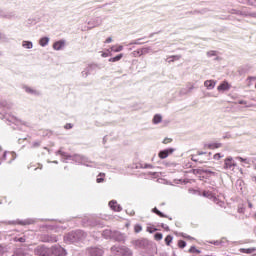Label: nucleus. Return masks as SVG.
Here are the masks:
<instances>
[{"mask_svg": "<svg viewBox=\"0 0 256 256\" xmlns=\"http://www.w3.org/2000/svg\"><path fill=\"white\" fill-rule=\"evenodd\" d=\"M64 129H73V124L68 123L64 126Z\"/></svg>", "mask_w": 256, "mask_h": 256, "instance_id": "f704fd0d", "label": "nucleus"}, {"mask_svg": "<svg viewBox=\"0 0 256 256\" xmlns=\"http://www.w3.org/2000/svg\"><path fill=\"white\" fill-rule=\"evenodd\" d=\"M91 256H103V250L99 248H91L90 249Z\"/></svg>", "mask_w": 256, "mask_h": 256, "instance_id": "9d476101", "label": "nucleus"}, {"mask_svg": "<svg viewBox=\"0 0 256 256\" xmlns=\"http://www.w3.org/2000/svg\"><path fill=\"white\" fill-rule=\"evenodd\" d=\"M111 41H113V39H112L111 37H109V38H107V39L105 40V43H111Z\"/></svg>", "mask_w": 256, "mask_h": 256, "instance_id": "58836bf2", "label": "nucleus"}, {"mask_svg": "<svg viewBox=\"0 0 256 256\" xmlns=\"http://www.w3.org/2000/svg\"><path fill=\"white\" fill-rule=\"evenodd\" d=\"M46 241L50 243H57V236H50L49 238L46 239Z\"/></svg>", "mask_w": 256, "mask_h": 256, "instance_id": "5701e85b", "label": "nucleus"}, {"mask_svg": "<svg viewBox=\"0 0 256 256\" xmlns=\"http://www.w3.org/2000/svg\"><path fill=\"white\" fill-rule=\"evenodd\" d=\"M256 248H241L240 253H246L247 255H251V253H255Z\"/></svg>", "mask_w": 256, "mask_h": 256, "instance_id": "9b49d317", "label": "nucleus"}, {"mask_svg": "<svg viewBox=\"0 0 256 256\" xmlns=\"http://www.w3.org/2000/svg\"><path fill=\"white\" fill-rule=\"evenodd\" d=\"M152 121L154 125H158V123H161V121H163V117L159 114H156Z\"/></svg>", "mask_w": 256, "mask_h": 256, "instance_id": "f8f14e48", "label": "nucleus"}, {"mask_svg": "<svg viewBox=\"0 0 256 256\" xmlns=\"http://www.w3.org/2000/svg\"><path fill=\"white\" fill-rule=\"evenodd\" d=\"M221 146V143H210L206 145L207 149H219Z\"/></svg>", "mask_w": 256, "mask_h": 256, "instance_id": "ddd939ff", "label": "nucleus"}, {"mask_svg": "<svg viewBox=\"0 0 256 256\" xmlns=\"http://www.w3.org/2000/svg\"><path fill=\"white\" fill-rule=\"evenodd\" d=\"M27 93H33V90L31 88H26Z\"/></svg>", "mask_w": 256, "mask_h": 256, "instance_id": "a19ab883", "label": "nucleus"}, {"mask_svg": "<svg viewBox=\"0 0 256 256\" xmlns=\"http://www.w3.org/2000/svg\"><path fill=\"white\" fill-rule=\"evenodd\" d=\"M153 213H156V215H158L159 217H165V215H163L161 211H159L157 208L153 209Z\"/></svg>", "mask_w": 256, "mask_h": 256, "instance_id": "c85d7f7f", "label": "nucleus"}, {"mask_svg": "<svg viewBox=\"0 0 256 256\" xmlns=\"http://www.w3.org/2000/svg\"><path fill=\"white\" fill-rule=\"evenodd\" d=\"M5 151H3V148L0 146V159L3 157Z\"/></svg>", "mask_w": 256, "mask_h": 256, "instance_id": "e433bc0d", "label": "nucleus"}, {"mask_svg": "<svg viewBox=\"0 0 256 256\" xmlns=\"http://www.w3.org/2000/svg\"><path fill=\"white\" fill-rule=\"evenodd\" d=\"M170 59H172V61H179V59H181V56L179 55L171 56Z\"/></svg>", "mask_w": 256, "mask_h": 256, "instance_id": "2f4dec72", "label": "nucleus"}, {"mask_svg": "<svg viewBox=\"0 0 256 256\" xmlns=\"http://www.w3.org/2000/svg\"><path fill=\"white\" fill-rule=\"evenodd\" d=\"M132 54L134 57H141V55H143V50H135Z\"/></svg>", "mask_w": 256, "mask_h": 256, "instance_id": "4be33fe9", "label": "nucleus"}, {"mask_svg": "<svg viewBox=\"0 0 256 256\" xmlns=\"http://www.w3.org/2000/svg\"><path fill=\"white\" fill-rule=\"evenodd\" d=\"M174 152H175V149L173 148L165 149L158 153V157L160 159H167L169 155H173Z\"/></svg>", "mask_w": 256, "mask_h": 256, "instance_id": "20e7f679", "label": "nucleus"}, {"mask_svg": "<svg viewBox=\"0 0 256 256\" xmlns=\"http://www.w3.org/2000/svg\"><path fill=\"white\" fill-rule=\"evenodd\" d=\"M16 157L17 155L15 154V152H4V154L0 158V161H5V163H13Z\"/></svg>", "mask_w": 256, "mask_h": 256, "instance_id": "f03ea898", "label": "nucleus"}, {"mask_svg": "<svg viewBox=\"0 0 256 256\" xmlns=\"http://www.w3.org/2000/svg\"><path fill=\"white\" fill-rule=\"evenodd\" d=\"M22 46H23L25 49H33V43H32V42H29V41H23V42H22Z\"/></svg>", "mask_w": 256, "mask_h": 256, "instance_id": "dca6fc26", "label": "nucleus"}, {"mask_svg": "<svg viewBox=\"0 0 256 256\" xmlns=\"http://www.w3.org/2000/svg\"><path fill=\"white\" fill-rule=\"evenodd\" d=\"M202 195L203 197H207L208 199H211L213 197V193H211V191H203Z\"/></svg>", "mask_w": 256, "mask_h": 256, "instance_id": "aec40b11", "label": "nucleus"}, {"mask_svg": "<svg viewBox=\"0 0 256 256\" xmlns=\"http://www.w3.org/2000/svg\"><path fill=\"white\" fill-rule=\"evenodd\" d=\"M48 43H49V38L47 37H43L39 41V44L41 45V47H45L46 45H48Z\"/></svg>", "mask_w": 256, "mask_h": 256, "instance_id": "2eb2a0df", "label": "nucleus"}, {"mask_svg": "<svg viewBox=\"0 0 256 256\" xmlns=\"http://www.w3.org/2000/svg\"><path fill=\"white\" fill-rule=\"evenodd\" d=\"M190 159L194 161V163H207L211 159V153L198 151L196 154H192Z\"/></svg>", "mask_w": 256, "mask_h": 256, "instance_id": "f257e3e1", "label": "nucleus"}, {"mask_svg": "<svg viewBox=\"0 0 256 256\" xmlns=\"http://www.w3.org/2000/svg\"><path fill=\"white\" fill-rule=\"evenodd\" d=\"M134 45H139V42H134Z\"/></svg>", "mask_w": 256, "mask_h": 256, "instance_id": "49530a36", "label": "nucleus"}, {"mask_svg": "<svg viewBox=\"0 0 256 256\" xmlns=\"http://www.w3.org/2000/svg\"><path fill=\"white\" fill-rule=\"evenodd\" d=\"M212 245H219V241L210 242Z\"/></svg>", "mask_w": 256, "mask_h": 256, "instance_id": "79ce46f5", "label": "nucleus"}, {"mask_svg": "<svg viewBox=\"0 0 256 256\" xmlns=\"http://www.w3.org/2000/svg\"><path fill=\"white\" fill-rule=\"evenodd\" d=\"M188 252L196 253L197 255H199L201 253V250H198L195 246H191Z\"/></svg>", "mask_w": 256, "mask_h": 256, "instance_id": "6ab92c4d", "label": "nucleus"}, {"mask_svg": "<svg viewBox=\"0 0 256 256\" xmlns=\"http://www.w3.org/2000/svg\"><path fill=\"white\" fill-rule=\"evenodd\" d=\"M134 231L135 233H141V231H143V227H141V225H136L134 227Z\"/></svg>", "mask_w": 256, "mask_h": 256, "instance_id": "bb28decb", "label": "nucleus"}, {"mask_svg": "<svg viewBox=\"0 0 256 256\" xmlns=\"http://www.w3.org/2000/svg\"><path fill=\"white\" fill-rule=\"evenodd\" d=\"M178 247L180 249H185V247H187V243L185 241H183V240H179L178 241Z\"/></svg>", "mask_w": 256, "mask_h": 256, "instance_id": "412c9836", "label": "nucleus"}, {"mask_svg": "<svg viewBox=\"0 0 256 256\" xmlns=\"http://www.w3.org/2000/svg\"><path fill=\"white\" fill-rule=\"evenodd\" d=\"M229 89H231V84H229V82L227 81H223L218 87H217V91H229Z\"/></svg>", "mask_w": 256, "mask_h": 256, "instance_id": "423d86ee", "label": "nucleus"}, {"mask_svg": "<svg viewBox=\"0 0 256 256\" xmlns=\"http://www.w3.org/2000/svg\"><path fill=\"white\" fill-rule=\"evenodd\" d=\"M37 169H43V165L38 164V167L34 169V171H37Z\"/></svg>", "mask_w": 256, "mask_h": 256, "instance_id": "ea45409f", "label": "nucleus"}, {"mask_svg": "<svg viewBox=\"0 0 256 256\" xmlns=\"http://www.w3.org/2000/svg\"><path fill=\"white\" fill-rule=\"evenodd\" d=\"M111 51H113L114 53H119V52L123 51V46H121V45L112 46Z\"/></svg>", "mask_w": 256, "mask_h": 256, "instance_id": "f3484780", "label": "nucleus"}, {"mask_svg": "<svg viewBox=\"0 0 256 256\" xmlns=\"http://www.w3.org/2000/svg\"><path fill=\"white\" fill-rule=\"evenodd\" d=\"M105 176V174H102V173H100L99 175H98V178H97V183H103V181H104V179H103V177Z\"/></svg>", "mask_w": 256, "mask_h": 256, "instance_id": "a878e982", "label": "nucleus"}, {"mask_svg": "<svg viewBox=\"0 0 256 256\" xmlns=\"http://www.w3.org/2000/svg\"><path fill=\"white\" fill-rule=\"evenodd\" d=\"M248 81H256V76H249Z\"/></svg>", "mask_w": 256, "mask_h": 256, "instance_id": "c9c22d12", "label": "nucleus"}, {"mask_svg": "<svg viewBox=\"0 0 256 256\" xmlns=\"http://www.w3.org/2000/svg\"><path fill=\"white\" fill-rule=\"evenodd\" d=\"M235 167H237V164L235 163V161H233V158L228 157L224 160V169H235Z\"/></svg>", "mask_w": 256, "mask_h": 256, "instance_id": "39448f33", "label": "nucleus"}, {"mask_svg": "<svg viewBox=\"0 0 256 256\" xmlns=\"http://www.w3.org/2000/svg\"><path fill=\"white\" fill-rule=\"evenodd\" d=\"M248 206H249L250 209H253V203L249 202Z\"/></svg>", "mask_w": 256, "mask_h": 256, "instance_id": "37998d69", "label": "nucleus"}, {"mask_svg": "<svg viewBox=\"0 0 256 256\" xmlns=\"http://www.w3.org/2000/svg\"><path fill=\"white\" fill-rule=\"evenodd\" d=\"M65 47V40L57 41L53 44V49L55 51H61Z\"/></svg>", "mask_w": 256, "mask_h": 256, "instance_id": "6e6552de", "label": "nucleus"}, {"mask_svg": "<svg viewBox=\"0 0 256 256\" xmlns=\"http://www.w3.org/2000/svg\"><path fill=\"white\" fill-rule=\"evenodd\" d=\"M214 159H215L216 161H219V159H221V153H216V154L214 155Z\"/></svg>", "mask_w": 256, "mask_h": 256, "instance_id": "473e14b6", "label": "nucleus"}, {"mask_svg": "<svg viewBox=\"0 0 256 256\" xmlns=\"http://www.w3.org/2000/svg\"><path fill=\"white\" fill-rule=\"evenodd\" d=\"M32 147L35 149L37 147H41V141L32 142Z\"/></svg>", "mask_w": 256, "mask_h": 256, "instance_id": "c756f323", "label": "nucleus"}, {"mask_svg": "<svg viewBox=\"0 0 256 256\" xmlns=\"http://www.w3.org/2000/svg\"><path fill=\"white\" fill-rule=\"evenodd\" d=\"M50 252L52 253V255H55V256H65V255H67V252L61 246H54V247H52L50 249Z\"/></svg>", "mask_w": 256, "mask_h": 256, "instance_id": "7ed1b4c3", "label": "nucleus"}, {"mask_svg": "<svg viewBox=\"0 0 256 256\" xmlns=\"http://www.w3.org/2000/svg\"><path fill=\"white\" fill-rule=\"evenodd\" d=\"M207 55L208 57H215V55H217V52L212 50V51H209Z\"/></svg>", "mask_w": 256, "mask_h": 256, "instance_id": "7c9ffc66", "label": "nucleus"}, {"mask_svg": "<svg viewBox=\"0 0 256 256\" xmlns=\"http://www.w3.org/2000/svg\"><path fill=\"white\" fill-rule=\"evenodd\" d=\"M17 241H19L20 243H25V238L20 237V238L17 239Z\"/></svg>", "mask_w": 256, "mask_h": 256, "instance_id": "4c0bfd02", "label": "nucleus"}, {"mask_svg": "<svg viewBox=\"0 0 256 256\" xmlns=\"http://www.w3.org/2000/svg\"><path fill=\"white\" fill-rule=\"evenodd\" d=\"M215 85H217L215 80H206L204 82V87H206V89H215Z\"/></svg>", "mask_w": 256, "mask_h": 256, "instance_id": "1a4fd4ad", "label": "nucleus"}, {"mask_svg": "<svg viewBox=\"0 0 256 256\" xmlns=\"http://www.w3.org/2000/svg\"><path fill=\"white\" fill-rule=\"evenodd\" d=\"M102 57H109L107 53H102Z\"/></svg>", "mask_w": 256, "mask_h": 256, "instance_id": "a18cd8bd", "label": "nucleus"}, {"mask_svg": "<svg viewBox=\"0 0 256 256\" xmlns=\"http://www.w3.org/2000/svg\"><path fill=\"white\" fill-rule=\"evenodd\" d=\"M147 231H148L149 233H153V231H157V229L151 230V229L147 228Z\"/></svg>", "mask_w": 256, "mask_h": 256, "instance_id": "c03bdc74", "label": "nucleus"}, {"mask_svg": "<svg viewBox=\"0 0 256 256\" xmlns=\"http://www.w3.org/2000/svg\"><path fill=\"white\" fill-rule=\"evenodd\" d=\"M182 237H183L184 239H188V240H190V241L194 239L193 237H191V236H189V235H187V234H183Z\"/></svg>", "mask_w": 256, "mask_h": 256, "instance_id": "72a5a7b5", "label": "nucleus"}, {"mask_svg": "<svg viewBox=\"0 0 256 256\" xmlns=\"http://www.w3.org/2000/svg\"><path fill=\"white\" fill-rule=\"evenodd\" d=\"M123 59V54H119L116 57L110 58L109 62L110 63H116V61H121Z\"/></svg>", "mask_w": 256, "mask_h": 256, "instance_id": "4468645a", "label": "nucleus"}, {"mask_svg": "<svg viewBox=\"0 0 256 256\" xmlns=\"http://www.w3.org/2000/svg\"><path fill=\"white\" fill-rule=\"evenodd\" d=\"M240 105H243V101H240Z\"/></svg>", "mask_w": 256, "mask_h": 256, "instance_id": "de8ad7c7", "label": "nucleus"}, {"mask_svg": "<svg viewBox=\"0 0 256 256\" xmlns=\"http://www.w3.org/2000/svg\"><path fill=\"white\" fill-rule=\"evenodd\" d=\"M109 207L111 208L112 211H121L122 208H121V205H119V203H117V201L115 200H112L109 202Z\"/></svg>", "mask_w": 256, "mask_h": 256, "instance_id": "0eeeda50", "label": "nucleus"}, {"mask_svg": "<svg viewBox=\"0 0 256 256\" xmlns=\"http://www.w3.org/2000/svg\"><path fill=\"white\" fill-rule=\"evenodd\" d=\"M154 239H155V241H161V239H163V234L162 233H156L154 235Z\"/></svg>", "mask_w": 256, "mask_h": 256, "instance_id": "b1692460", "label": "nucleus"}, {"mask_svg": "<svg viewBox=\"0 0 256 256\" xmlns=\"http://www.w3.org/2000/svg\"><path fill=\"white\" fill-rule=\"evenodd\" d=\"M12 256H25L23 250H16Z\"/></svg>", "mask_w": 256, "mask_h": 256, "instance_id": "393cba45", "label": "nucleus"}, {"mask_svg": "<svg viewBox=\"0 0 256 256\" xmlns=\"http://www.w3.org/2000/svg\"><path fill=\"white\" fill-rule=\"evenodd\" d=\"M173 142V139L172 138H165L164 140H163V144L164 145H169V143H172Z\"/></svg>", "mask_w": 256, "mask_h": 256, "instance_id": "cd10ccee", "label": "nucleus"}, {"mask_svg": "<svg viewBox=\"0 0 256 256\" xmlns=\"http://www.w3.org/2000/svg\"><path fill=\"white\" fill-rule=\"evenodd\" d=\"M164 241H165L166 245L169 247L171 245V243H173V236L167 235Z\"/></svg>", "mask_w": 256, "mask_h": 256, "instance_id": "a211bd4d", "label": "nucleus"}]
</instances>
